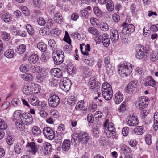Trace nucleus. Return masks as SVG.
Here are the masks:
<instances>
[{"instance_id":"f257e3e1","label":"nucleus","mask_w":158,"mask_h":158,"mask_svg":"<svg viewBox=\"0 0 158 158\" xmlns=\"http://www.w3.org/2000/svg\"><path fill=\"white\" fill-rule=\"evenodd\" d=\"M77 139L79 142L85 144H87L89 139V136L87 134L83 132L76 133L73 135L72 143L75 142Z\"/></svg>"},{"instance_id":"f03ea898","label":"nucleus","mask_w":158,"mask_h":158,"mask_svg":"<svg viewBox=\"0 0 158 158\" xmlns=\"http://www.w3.org/2000/svg\"><path fill=\"white\" fill-rule=\"evenodd\" d=\"M40 91V86L31 83L29 85L25 86L23 89V92L27 95L35 94L39 92Z\"/></svg>"},{"instance_id":"7ed1b4c3","label":"nucleus","mask_w":158,"mask_h":158,"mask_svg":"<svg viewBox=\"0 0 158 158\" xmlns=\"http://www.w3.org/2000/svg\"><path fill=\"white\" fill-rule=\"evenodd\" d=\"M111 85L108 84L103 83L102 85V92L104 98L106 100H110L113 96V91Z\"/></svg>"},{"instance_id":"20e7f679","label":"nucleus","mask_w":158,"mask_h":158,"mask_svg":"<svg viewBox=\"0 0 158 158\" xmlns=\"http://www.w3.org/2000/svg\"><path fill=\"white\" fill-rule=\"evenodd\" d=\"M64 54L61 50H58L56 51L53 52L52 57L54 61V64L58 65L62 64L64 60Z\"/></svg>"},{"instance_id":"39448f33","label":"nucleus","mask_w":158,"mask_h":158,"mask_svg":"<svg viewBox=\"0 0 158 158\" xmlns=\"http://www.w3.org/2000/svg\"><path fill=\"white\" fill-rule=\"evenodd\" d=\"M149 101V99L146 97L138 98L136 103V107L140 110L145 108L148 106Z\"/></svg>"},{"instance_id":"423d86ee","label":"nucleus","mask_w":158,"mask_h":158,"mask_svg":"<svg viewBox=\"0 0 158 158\" xmlns=\"http://www.w3.org/2000/svg\"><path fill=\"white\" fill-rule=\"evenodd\" d=\"M60 99L59 97L56 94H51L48 99V104L52 108L56 107L60 103Z\"/></svg>"},{"instance_id":"0eeeda50","label":"nucleus","mask_w":158,"mask_h":158,"mask_svg":"<svg viewBox=\"0 0 158 158\" xmlns=\"http://www.w3.org/2000/svg\"><path fill=\"white\" fill-rule=\"evenodd\" d=\"M71 85L70 81L67 78L62 79L60 83V88L65 92H68L70 89Z\"/></svg>"},{"instance_id":"6e6552de","label":"nucleus","mask_w":158,"mask_h":158,"mask_svg":"<svg viewBox=\"0 0 158 158\" xmlns=\"http://www.w3.org/2000/svg\"><path fill=\"white\" fill-rule=\"evenodd\" d=\"M27 114H30L25 113L21 114V111L17 110L14 112V119L16 120H20L23 123L29 117V115Z\"/></svg>"},{"instance_id":"1a4fd4ad","label":"nucleus","mask_w":158,"mask_h":158,"mask_svg":"<svg viewBox=\"0 0 158 158\" xmlns=\"http://www.w3.org/2000/svg\"><path fill=\"white\" fill-rule=\"evenodd\" d=\"M122 26L125 27H123L122 30V33L123 35L131 34L135 31V26L132 24H128L125 22L123 24Z\"/></svg>"},{"instance_id":"9d476101","label":"nucleus","mask_w":158,"mask_h":158,"mask_svg":"<svg viewBox=\"0 0 158 158\" xmlns=\"http://www.w3.org/2000/svg\"><path fill=\"white\" fill-rule=\"evenodd\" d=\"M131 70V68H129L128 66L122 64L119 66L118 71L119 74L124 77L129 75L132 72Z\"/></svg>"},{"instance_id":"9b49d317","label":"nucleus","mask_w":158,"mask_h":158,"mask_svg":"<svg viewBox=\"0 0 158 158\" xmlns=\"http://www.w3.org/2000/svg\"><path fill=\"white\" fill-rule=\"evenodd\" d=\"M42 132L44 135L48 139L52 140L55 137V134L53 131L48 127L44 128Z\"/></svg>"},{"instance_id":"f8f14e48","label":"nucleus","mask_w":158,"mask_h":158,"mask_svg":"<svg viewBox=\"0 0 158 158\" xmlns=\"http://www.w3.org/2000/svg\"><path fill=\"white\" fill-rule=\"evenodd\" d=\"M127 125L130 126H136L139 123L137 117L133 114H131L127 117Z\"/></svg>"},{"instance_id":"ddd939ff","label":"nucleus","mask_w":158,"mask_h":158,"mask_svg":"<svg viewBox=\"0 0 158 158\" xmlns=\"http://www.w3.org/2000/svg\"><path fill=\"white\" fill-rule=\"evenodd\" d=\"M26 147L29 148V151L33 155L35 154L38 150V147L34 142L28 143Z\"/></svg>"},{"instance_id":"4468645a","label":"nucleus","mask_w":158,"mask_h":158,"mask_svg":"<svg viewBox=\"0 0 158 158\" xmlns=\"http://www.w3.org/2000/svg\"><path fill=\"white\" fill-rule=\"evenodd\" d=\"M137 81L133 80L130 81L127 86L126 92L131 94L134 91L137 86Z\"/></svg>"},{"instance_id":"2eb2a0df","label":"nucleus","mask_w":158,"mask_h":158,"mask_svg":"<svg viewBox=\"0 0 158 158\" xmlns=\"http://www.w3.org/2000/svg\"><path fill=\"white\" fill-rule=\"evenodd\" d=\"M88 85L90 89H95L97 91L100 87L98 84L97 83L96 80L93 77H91L89 79Z\"/></svg>"},{"instance_id":"dca6fc26","label":"nucleus","mask_w":158,"mask_h":158,"mask_svg":"<svg viewBox=\"0 0 158 158\" xmlns=\"http://www.w3.org/2000/svg\"><path fill=\"white\" fill-rule=\"evenodd\" d=\"M111 40L114 43L117 42L119 39L118 31L117 30H111L110 31Z\"/></svg>"},{"instance_id":"f3484780","label":"nucleus","mask_w":158,"mask_h":158,"mask_svg":"<svg viewBox=\"0 0 158 158\" xmlns=\"http://www.w3.org/2000/svg\"><path fill=\"white\" fill-rule=\"evenodd\" d=\"M114 125L111 122L108 123L105 121L104 126L106 131H110L113 132L114 135H115V129L114 127Z\"/></svg>"},{"instance_id":"a211bd4d","label":"nucleus","mask_w":158,"mask_h":158,"mask_svg":"<svg viewBox=\"0 0 158 158\" xmlns=\"http://www.w3.org/2000/svg\"><path fill=\"white\" fill-rule=\"evenodd\" d=\"M48 73L45 71H42L39 73L36 77V80L38 82H41L46 79Z\"/></svg>"},{"instance_id":"6ab92c4d","label":"nucleus","mask_w":158,"mask_h":158,"mask_svg":"<svg viewBox=\"0 0 158 158\" xmlns=\"http://www.w3.org/2000/svg\"><path fill=\"white\" fill-rule=\"evenodd\" d=\"M136 57L139 59L145 58L148 56L147 53L140 49H138L135 52Z\"/></svg>"},{"instance_id":"aec40b11","label":"nucleus","mask_w":158,"mask_h":158,"mask_svg":"<svg viewBox=\"0 0 158 158\" xmlns=\"http://www.w3.org/2000/svg\"><path fill=\"white\" fill-rule=\"evenodd\" d=\"M123 99V94L119 92H118L114 96V100L116 104L121 103Z\"/></svg>"},{"instance_id":"412c9836","label":"nucleus","mask_w":158,"mask_h":158,"mask_svg":"<svg viewBox=\"0 0 158 158\" xmlns=\"http://www.w3.org/2000/svg\"><path fill=\"white\" fill-rule=\"evenodd\" d=\"M110 58L109 57H106L104 59V62L107 71H109L110 73H112L113 68L110 64Z\"/></svg>"},{"instance_id":"4be33fe9","label":"nucleus","mask_w":158,"mask_h":158,"mask_svg":"<svg viewBox=\"0 0 158 158\" xmlns=\"http://www.w3.org/2000/svg\"><path fill=\"white\" fill-rule=\"evenodd\" d=\"M2 19L5 23H9L11 21L12 19V16L11 15L8 13H5L2 14L1 15Z\"/></svg>"},{"instance_id":"5701e85b","label":"nucleus","mask_w":158,"mask_h":158,"mask_svg":"<svg viewBox=\"0 0 158 158\" xmlns=\"http://www.w3.org/2000/svg\"><path fill=\"white\" fill-rule=\"evenodd\" d=\"M39 56L36 54H32L28 58V61L30 63L32 64H35L39 60Z\"/></svg>"},{"instance_id":"b1692460","label":"nucleus","mask_w":158,"mask_h":158,"mask_svg":"<svg viewBox=\"0 0 158 158\" xmlns=\"http://www.w3.org/2000/svg\"><path fill=\"white\" fill-rule=\"evenodd\" d=\"M102 42L104 46L106 47H108L109 45L110 40L107 34L105 33L102 35Z\"/></svg>"},{"instance_id":"393cba45","label":"nucleus","mask_w":158,"mask_h":158,"mask_svg":"<svg viewBox=\"0 0 158 158\" xmlns=\"http://www.w3.org/2000/svg\"><path fill=\"white\" fill-rule=\"evenodd\" d=\"M52 73L56 77H61L63 75L62 71L58 68H54L52 70Z\"/></svg>"},{"instance_id":"a878e982","label":"nucleus","mask_w":158,"mask_h":158,"mask_svg":"<svg viewBox=\"0 0 158 158\" xmlns=\"http://www.w3.org/2000/svg\"><path fill=\"white\" fill-rule=\"evenodd\" d=\"M156 85L155 81L152 77H148L147 81L144 84L145 86H150L152 87H155Z\"/></svg>"},{"instance_id":"bb28decb","label":"nucleus","mask_w":158,"mask_h":158,"mask_svg":"<svg viewBox=\"0 0 158 158\" xmlns=\"http://www.w3.org/2000/svg\"><path fill=\"white\" fill-rule=\"evenodd\" d=\"M70 142L69 140H64L62 144V148L63 150L67 151H68L70 147Z\"/></svg>"},{"instance_id":"cd10ccee","label":"nucleus","mask_w":158,"mask_h":158,"mask_svg":"<svg viewBox=\"0 0 158 158\" xmlns=\"http://www.w3.org/2000/svg\"><path fill=\"white\" fill-rule=\"evenodd\" d=\"M54 19L55 23L60 24L63 21L61 15L60 13H56L54 15Z\"/></svg>"},{"instance_id":"c85d7f7f","label":"nucleus","mask_w":158,"mask_h":158,"mask_svg":"<svg viewBox=\"0 0 158 158\" xmlns=\"http://www.w3.org/2000/svg\"><path fill=\"white\" fill-rule=\"evenodd\" d=\"M31 132L33 135L38 136L41 134V131L39 127L34 126L31 129Z\"/></svg>"},{"instance_id":"c756f323","label":"nucleus","mask_w":158,"mask_h":158,"mask_svg":"<svg viewBox=\"0 0 158 158\" xmlns=\"http://www.w3.org/2000/svg\"><path fill=\"white\" fill-rule=\"evenodd\" d=\"M51 146L49 143H46L44 144L42 147V149L46 153H48L51 151Z\"/></svg>"},{"instance_id":"7c9ffc66","label":"nucleus","mask_w":158,"mask_h":158,"mask_svg":"<svg viewBox=\"0 0 158 158\" xmlns=\"http://www.w3.org/2000/svg\"><path fill=\"white\" fill-rule=\"evenodd\" d=\"M48 44L50 47L52 48L53 52L56 51L58 49L57 48L56 44L55 41L52 39L48 41Z\"/></svg>"},{"instance_id":"2f4dec72","label":"nucleus","mask_w":158,"mask_h":158,"mask_svg":"<svg viewBox=\"0 0 158 158\" xmlns=\"http://www.w3.org/2000/svg\"><path fill=\"white\" fill-rule=\"evenodd\" d=\"M4 55L6 57L9 58H12L14 56L15 53L13 49H9L5 52Z\"/></svg>"},{"instance_id":"473e14b6","label":"nucleus","mask_w":158,"mask_h":158,"mask_svg":"<svg viewBox=\"0 0 158 158\" xmlns=\"http://www.w3.org/2000/svg\"><path fill=\"white\" fill-rule=\"evenodd\" d=\"M106 4L107 10L109 11H112L114 8V4L112 1L111 0H107Z\"/></svg>"},{"instance_id":"72a5a7b5","label":"nucleus","mask_w":158,"mask_h":158,"mask_svg":"<svg viewBox=\"0 0 158 158\" xmlns=\"http://www.w3.org/2000/svg\"><path fill=\"white\" fill-rule=\"evenodd\" d=\"M24 123H23L22 121H21L20 120H16L15 124L17 128L20 131H22L24 129L25 126L24 124H23Z\"/></svg>"},{"instance_id":"f704fd0d","label":"nucleus","mask_w":158,"mask_h":158,"mask_svg":"<svg viewBox=\"0 0 158 158\" xmlns=\"http://www.w3.org/2000/svg\"><path fill=\"white\" fill-rule=\"evenodd\" d=\"M37 47L41 52H45L47 49L46 44L43 42H39L37 45Z\"/></svg>"},{"instance_id":"c9c22d12","label":"nucleus","mask_w":158,"mask_h":158,"mask_svg":"<svg viewBox=\"0 0 158 158\" xmlns=\"http://www.w3.org/2000/svg\"><path fill=\"white\" fill-rule=\"evenodd\" d=\"M29 101L34 106L38 105L40 102L38 98L35 96L31 97L29 99Z\"/></svg>"},{"instance_id":"e433bc0d","label":"nucleus","mask_w":158,"mask_h":158,"mask_svg":"<svg viewBox=\"0 0 158 158\" xmlns=\"http://www.w3.org/2000/svg\"><path fill=\"white\" fill-rule=\"evenodd\" d=\"M84 101H80L77 103L75 108V110L77 111H81L82 108L84 107Z\"/></svg>"},{"instance_id":"4c0bfd02","label":"nucleus","mask_w":158,"mask_h":158,"mask_svg":"<svg viewBox=\"0 0 158 158\" xmlns=\"http://www.w3.org/2000/svg\"><path fill=\"white\" fill-rule=\"evenodd\" d=\"M154 127L155 130L158 129V112H156L154 116Z\"/></svg>"},{"instance_id":"58836bf2","label":"nucleus","mask_w":158,"mask_h":158,"mask_svg":"<svg viewBox=\"0 0 158 158\" xmlns=\"http://www.w3.org/2000/svg\"><path fill=\"white\" fill-rule=\"evenodd\" d=\"M21 77L23 80L26 81H31L33 78V76L31 74L29 73L22 74Z\"/></svg>"},{"instance_id":"ea45409f","label":"nucleus","mask_w":158,"mask_h":158,"mask_svg":"<svg viewBox=\"0 0 158 158\" xmlns=\"http://www.w3.org/2000/svg\"><path fill=\"white\" fill-rule=\"evenodd\" d=\"M14 149L16 153L19 154L22 152L23 148L20 144L17 143L15 145Z\"/></svg>"},{"instance_id":"a19ab883","label":"nucleus","mask_w":158,"mask_h":158,"mask_svg":"<svg viewBox=\"0 0 158 158\" xmlns=\"http://www.w3.org/2000/svg\"><path fill=\"white\" fill-rule=\"evenodd\" d=\"M26 28L28 33L31 35H34L35 32L34 30L33 27L30 24H27Z\"/></svg>"},{"instance_id":"79ce46f5","label":"nucleus","mask_w":158,"mask_h":158,"mask_svg":"<svg viewBox=\"0 0 158 158\" xmlns=\"http://www.w3.org/2000/svg\"><path fill=\"white\" fill-rule=\"evenodd\" d=\"M1 37L2 40L5 41H8L10 38V35L6 32H3L1 34Z\"/></svg>"},{"instance_id":"37998d69","label":"nucleus","mask_w":158,"mask_h":158,"mask_svg":"<svg viewBox=\"0 0 158 158\" xmlns=\"http://www.w3.org/2000/svg\"><path fill=\"white\" fill-rule=\"evenodd\" d=\"M18 52L19 54H22L26 50V46L23 44H22L19 45L17 48Z\"/></svg>"},{"instance_id":"c03bdc74","label":"nucleus","mask_w":158,"mask_h":158,"mask_svg":"<svg viewBox=\"0 0 158 158\" xmlns=\"http://www.w3.org/2000/svg\"><path fill=\"white\" fill-rule=\"evenodd\" d=\"M77 102V99L74 96H71L68 99V102L69 105L73 106Z\"/></svg>"},{"instance_id":"a18cd8bd","label":"nucleus","mask_w":158,"mask_h":158,"mask_svg":"<svg viewBox=\"0 0 158 158\" xmlns=\"http://www.w3.org/2000/svg\"><path fill=\"white\" fill-rule=\"evenodd\" d=\"M20 70L23 72H26L29 70V65L28 64H24L21 65L20 67Z\"/></svg>"},{"instance_id":"49530a36","label":"nucleus","mask_w":158,"mask_h":158,"mask_svg":"<svg viewBox=\"0 0 158 158\" xmlns=\"http://www.w3.org/2000/svg\"><path fill=\"white\" fill-rule=\"evenodd\" d=\"M12 105L15 107L20 106L21 104L19 99L17 98H14L11 102Z\"/></svg>"},{"instance_id":"de8ad7c7","label":"nucleus","mask_w":158,"mask_h":158,"mask_svg":"<svg viewBox=\"0 0 158 158\" xmlns=\"http://www.w3.org/2000/svg\"><path fill=\"white\" fill-rule=\"evenodd\" d=\"M93 11L96 15L99 17H101L102 15V12L97 7H94L93 9Z\"/></svg>"},{"instance_id":"09e8293b","label":"nucleus","mask_w":158,"mask_h":158,"mask_svg":"<svg viewBox=\"0 0 158 158\" xmlns=\"http://www.w3.org/2000/svg\"><path fill=\"white\" fill-rule=\"evenodd\" d=\"M87 31L89 33L93 35H97L98 33V30L93 27L88 28Z\"/></svg>"},{"instance_id":"8fccbe9b","label":"nucleus","mask_w":158,"mask_h":158,"mask_svg":"<svg viewBox=\"0 0 158 158\" xmlns=\"http://www.w3.org/2000/svg\"><path fill=\"white\" fill-rule=\"evenodd\" d=\"M150 58L153 61L156 60L158 59V52H153L150 56Z\"/></svg>"},{"instance_id":"3c124183","label":"nucleus","mask_w":158,"mask_h":158,"mask_svg":"<svg viewBox=\"0 0 158 158\" xmlns=\"http://www.w3.org/2000/svg\"><path fill=\"white\" fill-rule=\"evenodd\" d=\"M7 127L6 123L3 120L0 118V129L2 130H5Z\"/></svg>"},{"instance_id":"603ef678","label":"nucleus","mask_w":158,"mask_h":158,"mask_svg":"<svg viewBox=\"0 0 158 158\" xmlns=\"http://www.w3.org/2000/svg\"><path fill=\"white\" fill-rule=\"evenodd\" d=\"M27 114L29 115V117L23 123L24 124L28 125L31 124L32 123L33 118L30 114Z\"/></svg>"},{"instance_id":"864d4df0","label":"nucleus","mask_w":158,"mask_h":158,"mask_svg":"<svg viewBox=\"0 0 158 158\" xmlns=\"http://www.w3.org/2000/svg\"><path fill=\"white\" fill-rule=\"evenodd\" d=\"M135 131L139 135H141L144 132V130L143 129V128L141 127H138L135 128Z\"/></svg>"},{"instance_id":"5fc2aeb1","label":"nucleus","mask_w":158,"mask_h":158,"mask_svg":"<svg viewBox=\"0 0 158 158\" xmlns=\"http://www.w3.org/2000/svg\"><path fill=\"white\" fill-rule=\"evenodd\" d=\"M145 142L148 145H150L152 143L151 136L150 134H147L145 137Z\"/></svg>"},{"instance_id":"6e6d98bb","label":"nucleus","mask_w":158,"mask_h":158,"mask_svg":"<svg viewBox=\"0 0 158 158\" xmlns=\"http://www.w3.org/2000/svg\"><path fill=\"white\" fill-rule=\"evenodd\" d=\"M16 35L23 37H25L27 35L26 31L23 30H19L16 32Z\"/></svg>"},{"instance_id":"4d7b16f0","label":"nucleus","mask_w":158,"mask_h":158,"mask_svg":"<svg viewBox=\"0 0 158 158\" xmlns=\"http://www.w3.org/2000/svg\"><path fill=\"white\" fill-rule=\"evenodd\" d=\"M50 114L54 118H57L59 116L57 111L54 110H52L50 111Z\"/></svg>"},{"instance_id":"13d9d810","label":"nucleus","mask_w":158,"mask_h":158,"mask_svg":"<svg viewBox=\"0 0 158 158\" xmlns=\"http://www.w3.org/2000/svg\"><path fill=\"white\" fill-rule=\"evenodd\" d=\"M128 142L129 145L133 147H135L138 143L136 140L134 139H131L130 140H129Z\"/></svg>"},{"instance_id":"bf43d9fd","label":"nucleus","mask_w":158,"mask_h":158,"mask_svg":"<svg viewBox=\"0 0 158 158\" xmlns=\"http://www.w3.org/2000/svg\"><path fill=\"white\" fill-rule=\"evenodd\" d=\"M14 139L13 137L12 136H9L7 137L6 142L9 145H11L13 144Z\"/></svg>"},{"instance_id":"052dcab7","label":"nucleus","mask_w":158,"mask_h":158,"mask_svg":"<svg viewBox=\"0 0 158 158\" xmlns=\"http://www.w3.org/2000/svg\"><path fill=\"white\" fill-rule=\"evenodd\" d=\"M38 24L41 26H44L45 24V21L43 18L39 17L37 20Z\"/></svg>"},{"instance_id":"680f3d73","label":"nucleus","mask_w":158,"mask_h":158,"mask_svg":"<svg viewBox=\"0 0 158 158\" xmlns=\"http://www.w3.org/2000/svg\"><path fill=\"white\" fill-rule=\"evenodd\" d=\"M42 107V109L44 110H45L48 109V106H47V103L45 101H42L41 102L40 105Z\"/></svg>"},{"instance_id":"e2e57ef3","label":"nucleus","mask_w":158,"mask_h":158,"mask_svg":"<svg viewBox=\"0 0 158 158\" xmlns=\"http://www.w3.org/2000/svg\"><path fill=\"white\" fill-rule=\"evenodd\" d=\"M87 120L88 122L90 123H92L94 122V118L91 114H89L87 116Z\"/></svg>"},{"instance_id":"0e129e2a","label":"nucleus","mask_w":158,"mask_h":158,"mask_svg":"<svg viewBox=\"0 0 158 158\" xmlns=\"http://www.w3.org/2000/svg\"><path fill=\"white\" fill-rule=\"evenodd\" d=\"M101 29L103 31H106L108 29V26L107 23H103L101 25Z\"/></svg>"},{"instance_id":"69168bd1","label":"nucleus","mask_w":158,"mask_h":158,"mask_svg":"<svg viewBox=\"0 0 158 158\" xmlns=\"http://www.w3.org/2000/svg\"><path fill=\"white\" fill-rule=\"evenodd\" d=\"M85 51L84 52V55H88L89 54L88 52H89L90 50V46L89 44H87L85 46Z\"/></svg>"},{"instance_id":"338daca9","label":"nucleus","mask_w":158,"mask_h":158,"mask_svg":"<svg viewBox=\"0 0 158 158\" xmlns=\"http://www.w3.org/2000/svg\"><path fill=\"white\" fill-rule=\"evenodd\" d=\"M77 36L79 40L84 39L85 37V35L82 32L77 33Z\"/></svg>"},{"instance_id":"774afa93","label":"nucleus","mask_w":158,"mask_h":158,"mask_svg":"<svg viewBox=\"0 0 158 158\" xmlns=\"http://www.w3.org/2000/svg\"><path fill=\"white\" fill-rule=\"evenodd\" d=\"M79 17L78 14L77 13H73L71 15V19L74 21H76Z\"/></svg>"}]
</instances>
